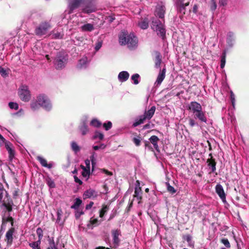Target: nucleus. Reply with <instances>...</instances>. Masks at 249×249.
<instances>
[{"instance_id": "ddd939ff", "label": "nucleus", "mask_w": 249, "mask_h": 249, "mask_svg": "<svg viewBox=\"0 0 249 249\" xmlns=\"http://www.w3.org/2000/svg\"><path fill=\"white\" fill-rule=\"evenodd\" d=\"M15 232V229L13 227L11 228L6 232L5 238L7 245L11 246L12 244L13 241V235Z\"/></svg>"}, {"instance_id": "20e7f679", "label": "nucleus", "mask_w": 249, "mask_h": 249, "mask_svg": "<svg viewBox=\"0 0 249 249\" xmlns=\"http://www.w3.org/2000/svg\"><path fill=\"white\" fill-rule=\"evenodd\" d=\"M152 28L155 30L158 36H160L163 39L165 36V30L164 25L159 19H155L153 20L152 22Z\"/></svg>"}, {"instance_id": "338daca9", "label": "nucleus", "mask_w": 249, "mask_h": 249, "mask_svg": "<svg viewBox=\"0 0 249 249\" xmlns=\"http://www.w3.org/2000/svg\"><path fill=\"white\" fill-rule=\"evenodd\" d=\"M95 154V152H93L92 154V155L91 156V157L90 158L92 167L94 166V165L95 164V161H96V159L94 157Z\"/></svg>"}, {"instance_id": "5701e85b", "label": "nucleus", "mask_w": 249, "mask_h": 249, "mask_svg": "<svg viewBox=\"0 0 249 249\" xmlns=\"http://www.w3.org/2000/svg\"><path fill=\"white\" fill-rule=\"evenodd\" d=\"M37 160L40 162V164L42 166L47 167L49 169H51L52 168L53 163H49V164H48L47 160L43 158L40 156H38L37 157Z\"/></svg>"}, {"instance_id": "473e14b6", "label": "nucleus", "mask_w": 249, "mask_h": 249, "mask_svg": "<svg viewBox=\"0 0 249 249\" xmlns=\"http://www.w3.org/2000/svg\"><path fill=\"white\" fill-rule=\"evenodd\" d=\"M146 119L147 118L144 115L140 116V118L136 120L135 122L134 123L133 126H137L141 124H143Z\"/></svg>"}, {"instance_id": "49530a36", "label": "nucleus", "mask_w": 249, "mask_h": 249, "mask_svg": "<svg viewBox=\"0 0 249 249\" xmlns=\"http://www.w3.org/2000/svg\"><path fill=\"white\" fill-rule=\"evenodd\" d=\"M226 63V52L224 51L221 56L220 67L223 68Z\"/></svg>"}, {"instance_id": "f704fd0d", "label": "nucleus", "mask_w": 249, "mask_h": 249, "mask_svg": "<svg viewBox=\"0 0 249 249\" xmlns=\"http://www.w3.org/2000/svg\"><path fill=\"white\" fill-rule=\"evenodd\" d=\"M63 214V211L61 209H58L57 210V219L56 222L62 225L63 224V222L61 221V218Z\"/></svg>"}, {"instance_id": "2eb2a0df", "label": "nucleus", "mask_w": 249, "mask_h": 249, "mask_svg": "<svg viewBox=\"0 0 249 249\" xmlns=\"http://www.w3.org/2000/svg\"><path fill=\"white\" fill-rule=\"evenodd\" d=\"M193 116L195 119L197 120L200 122L205 123L207 122V119L205 112L202 109L194 114Z\"/></svg>"}, {"instance_id": "7c9ffc66", "label": "nucleus", "mask_w": 249, "mask_h": 249, "mask_svg": "<svg viewBox=\"0 0 249 249\" xmlns=\"http://www.w3.org/2000/svg\"><path fill=\"white\" fill-rule=\"evenodd\" d=\"M13 205V202L12 200L8 201L7 203L3 202L2 204V206L4 207L9 212H10L12 211Z\"/></svg>"}, {"instance_id": "9d476101", "label": "nucleus", "mask_w": 249, "mask_h": 249, "mask_svg": "<svg viewBox=\"0 0 249 249\" xmlns=\"http://www.w3.org/2000/svg\"><path fill=\"white\" fill-rule=\"evenodd\" d=\"M111 233L114 247H117L119 246L120 242L119 237L121 235V231L119 230H114L112 231Z\"/></svg>"}, {"instance_id": "79ce46f5", "label": "nucleus", "mask_w": 249, "mask_h": 249, "mask_svg": "<svg viewBox=\"0 0 249 249\" xmlns=\"http://www.w3.org/2000/svg\"><path fill=\"white\" fill-rule=\"evenodd\" d=\"M144 146L145 149H147L152 152L154 151L155 149L153 147V146H152L151 143L149 141H144Z\"/></svg>"}, {"instance_id": "a878e982", "label": "nucleus", "mask_w": 249, "mask_h": 249, "mask_svg": "<svg viewBox=\"0 0 249 249\" xmlns=\"http://www.w3.org/2000/svg\"><path fill=\"white\" fill-rule=\"evenodd\" d=\"M80 28L81 31L83 32H91L94 29L93 25L90 23L85 24Z\"/></svg>"}, {"instance_id": "603ef678", "label": "nucleus", "mask_w": 249, "mask_h": 249, "mask_svg": "<svg viewBox=\"0 0 249 249\" xmlns=\"http://www.w3.org/2000/svg\"><path fill=\"white\" fill-rule=\"evenodd\" d=\"M222 243H223L226 247L227 248H230L231 247L230 243L227 238L222 239L221 240Z\"/></svg>"}, {"instance_id": "4be33fe9", "label": "nucleus", "mask_w": 249, "mask_h": 249, "mask_svg": "<svg viewBox=\"0 0 249 249\" xmlns=\"http://www.w3.org/2000/svg\"><path fill=\"white\" fill-rule=\"evenodd\" d=\"M155 53L156 55L155 58V67L160 68L161 63L162 56L160 53L158 51L155 52Z\"/></svg>"}, {"instance_id": "c756f323", "label": "nucleus", "mask_w": 249, "mask_h": 249, "mask_svg": "<svg viewBox=\"0 0 249 249\" xmlns=\"http://www.w3.org/2000/svg\"><path fill=\"white\" fill-rule=\"evenodd\" d=\"M82 203V201L80 198H76L74 200V204L71 206V208L74 210H78Z\"/></svg>"}, {"instance_id": "69168bd1", "label": "nucleus", "mask_w": 249, "mask_h": 249, "mask_svg": "<svg viewBox=\"0 0 249 249\" xmlns=\"http://www.w3.org/2000/svg\"><path fill=\"white\" fill-rule=\"evenodd\" d=\"M184 239L186 240L190 246V243L192 241V236L189 234L186 235L184 237Z\"/></svg>"}, {"instance_id": "72a5a7b5", "label": "nucleus", "mask_w": 249, "mask_h": 249, "mask_svg": "<svg viewBox=\"0 0 249 249\" xmlns=\"http://www.w3.org/2000/svg\"><path fill=\"white\" fill-rule=\"evenodd\" d=\"M234 39V34L231 32H229L227 34V42L229 45L232 46V42Z\"/></svg>"}, {"instance_id": "7ed1b4c3", "label": "nucleus", "mask_w": 249, "mask_h": 249, "mask_svg": "<svg viewBox=\"0 0 249 249\" xmlns=\"http://www.w3.org/2000/svg\"><path fill=\"white\" fill-rule=\"evenodd\" d=\"M68 55L64 52L57 53L54 59V64L57 69L65 67L68 60Z\"/></svg>"}, {"instance_id": "aec40b11", "label": "nucleus", "mask_w": 249, "mask_h": 249, "mask_svg": "<svg viewBox=\"0 0 249 249\" xmlns=\"http://www.w3.org/2000/svg\"><path fill=\"white\" fill-rule=\"evenodd\" d=\"M129 74L126 71H122L120 72L118 76V80L121 82L126 81L129 78Z\"/></svg>"}, {"instance_id": "58836bf2", "label": "nucleus", "mask_w": 249, "mask_h": 249, "mask_svg": "<svg viewBox=\"0 0 249 249\" xmlns=\"http://www.w3.org/2000/svg\"><path fill=\"white\" fill-rule=\"evenodd\" d=\"M81 167L83 169V171L82 172V176L85 178L89 177L90 174L89 169L87 168L83 165H81Z\"/></svg>"}, {"instance_id": "6e6d98bb", "label": "nucleus", "mask_w": 249, "mask_h": 249, "mask_svg": "<svg viewBox=\"0 0 249 249\" xmlns=\"http://www.w3.org/2000/svg\"><path fill=\"white\" fill-rule=\"evenodd\" d=\"M0 74L3 77H5L8 75L6 71L1 67H0Z\"/></svg>"}, {"instance_id": "f257e3e1", "label": "nucleus", "mask_w": 249, "mask_h": 249, "mask_svg": "<svg viewBox=\"0 0 249 249\" xmlns=\"http://www.w3.org/2000/svg\"><path fill=\"white\" fill-rule=\"evenodd\" d=\"M119 41L121 45H127L130 49H132L137 46L138 39L133 33L129 34L126 31L121 32L119 36Z\"/></svg>"}, {"instance_id": "8fccbe9b", "label": "nucleus", "mask_w": 249, "mask_h": 249, "mask_svg": "<svg viewBox=\"0 0 249 249\" xmlns=\"http://www.w3.org/2000/svg\"><path fill=\"white\" fill-rule=\"evenodd\" d=\"M63 35L61 34L59 32H56V33H53V34H52V36H53V38H54V39H61L63 37Z\"/></svg>"}, {"instance_id": "dca6fc26", "label": "nucleus", "mask_w": 249, "mask_h": 249, "mask_svg": "<svg viewBox=\"0 0 249 249\" xmlns=\"http://www.w3.org/2000/svg\"><path fill=\"white\" fill-rule=\"evenodd\" d=\"M216 193L219 196L222 201L225 203L226 202V195L224 192L222 186L219 184H217L215 186Z\"/></svg>"}, {"instance_id": "13d9d810", "label": "nucleus", "mask_w": 249, "mask_h": 249, "mask_svg": "<svg viewBox=\"0 0 249 249\" xmlns=\"http://www.w3.org/2000/svg\"><path fill=\"white\" fill-rule=\"evenodd\" d=\"M230 98L231 99L232 105L233 107H234L235 102V96H234V94H233V92L231 91Z\"/></svg>"}, {"instance_id": "0eeeda50", "label": "nucleus", "mask_w": 249, "mask_h": 249, "mask_svg": "<svg viewBox=\"0 0 249 249\" xmlns=\"http://www.w3.org/2000/svg\"><path fill=\"white\" fill-rule=\"evenodd\" d=\"M189 2H184L183 0H177L175 6L178 12L182 15L185 14V7L188 6Z\"/></svg>"}, {"instance_id": "a211bd4d", "label": "nucleus", "mask_w": 249, "mask_h": 249, "mask_svg": "<svg viewBox=\"0 0 249 249\" xmlns=\"http://www.w3.org/2000/svg\"><path fill=\"white\" fill-rule=\"evenodd\" d=\"M165 73H166V68H164L161 71H160L156 82H155V85L156 86H160L163 80L164 79L165 77Z\"/></svg>"}, {"instance_id": "0e129e2a", "label": "nucleus", "mask_w": 249, "mask_h": 249, "mask_svg": "<svg viewBox=\"0 0 249 249\" xmlns=\"http://www.w3.org/2000/svg\"><path fill=\"white\" fill-rule=\"evenodd\" d=\"M167 190L169 192L172 194L175 193L176 192V190L175 189V188L173 186L170 185L169 184L167 186Z\"/></svg>"}, {"instance_id": "bf43d9fd", "label": "nucleus", "mask_w": 249, "mask_h": 249, "mask_svg": "<svg viewBox=\"0 0 249 249\" xmlns=\"http://www.w3.org/2000/svg\"><path fill=\"white\" fill-rule=\"evenodd\" d=\"M5 143V146L7 150L8 151L10 149H12V144L9 142L6 141L4 142Z\"/></svg>"}, {"instance_id": "864d4df0", "label": "nucleus", "mask_w": 249, "mask_h": 249, "mask_svg": "<svg viewBox=\"0 0 249 249\" xmlns=\"http://www.w3.org/2000/svg\"><path fill=\"white\" fill-rule=\"evenodd\" d=\"M103 126L106 130H108L112 127V123L110 121H108L107 123H105L103 124Z\"/></svg>"}, {"instance_id": "a19ab883", "label": "nucleus", "mask_w": 249, "mask_h": 249, "mask_svg": "<svg viewBox=\"0 0 249 249\" xmlns=\"http://www.w3.org/2000/svg\"><path fill=\"white\" fill-rule=\"evenodd\" d=\"M131 79L133 81L135 85H137L139 83L140 75L138 73L134 74L131 76Z\"/></svg>"}, {"instance_id": "680f3d73", "label": "nucleus", "mask_w": 249, "mask_h": 249, "mask_svg": "<svg viewBox=\"0 0 249 249\" xmlns=\"http://www.w3.org/2000/svg\"><path fill=\"white\" fill-rule=\"evenodd\" d=\"M102 46V41H98L95 45V50L96 51H98Z\"/></svg>"}, {"instance_id": "4468645a", "label": "nucleus", "mask_w": 249, "mask_h": 249, "mask_svg": "<svg viewBox=\"0 0 249 249\" xmlns=\"http://www.w3.org/2000/svg\"><path fill=\"white\" fill-rule=\"evenodd\" d=\"M188 108L193 114L202 109L201 105L196 101L191 102L189 105Z\"/></svg>"}, {"instance_id": "09e8293b", "label": "nucleus", "mask_w": 249, "mask_h": 249, "mask_svg": "<svg viewBox=\"0 0 249 249\" xmlns=\"http://www.w3.org/2000/svg\"><path fill=\"white\" fill-rule=\"evenodd\" d=\"M36 233L38 237V240L40 241H41V240L42 239L43 237V231L42 229L40 228H38L36 229Z\"/></svg>"}, {"instance_id": "39448f33", "label": "nucleus", "mask_w": 249, "mask_h": 249, "mask_svg": "<svg viewBox=\"0 0 249 249\" xmlns=\"http://www.w3.org/2000/svg\"><path fill=\"white\" fill-rule=\"evenodd\" d=\"M20 99L24 102H28L31 98L30 92L26 86H22L18 90Z\"/></svg>"}, {"instance_id": "423d86ee", "label": "nucleus", "mask_w": 249, "mask_h": 249, "mask_svg": "<svg viewBox=\"0 0 249 249\" xmlns=\"http://www.w3.org/2000/svg\"><path fill=\"white\" fill-rule=\"evenodd\" d=\"M50 27L51 26L48 22H42L36 28L35 33L37 36H42L46 34Z\"/></svg>"}, {"instance_id": "ea45409f", "label": "nucleus", "mask_w": 249, "mask_h": 249, "mask_svg": "<svg viewBox=\"0 0 249 249\" xmlns=\"http://www.w3.org/2000/svg\"><path fill=\"white\" fill-rule=\"evenodd\" d=\"M13 220V218L10 214H8L7 217L3 216L2 217V228L5 225L6 222Z\"/></svg>"}, {"instance_id": "4c0bfd02", "label": "nucleus", "mask_w": 249, "mask_h": 249, "mask_svg": "<svg viewBox=\"0 0 249 249\" xmlns=\"http://www.w3.org/2000/svg\"><path fill=\"white\" fill-rule=\"evenodd\" d=\"M139 26L142 29H146L148 27V21L147 19L140 21L138 24Z\"/></svg>"}, {"instance_id": "6e6552de", "label": "nucleus", "mask_w": 249, "mask_h": 249, "mask_svg": "<svg viewBox=\"0 0 249 249\" xmlns=\"http://www.w3.org/2000/svg\"><path fill=\"white\" fill-rule=\"evenodd\" d=\"M98 193L95 190L89 188L85 191L83 195V198L84 199L90 198L94 199L97 197Z\"/></svg>"}, {"instance_id": "e2e57ef3", "label": "nucleus", "mask_w": 249, "mask_h": 249, "mask_svg": "<svg viewBox=\"0 0 249 249\" xmlns=\"http://www.w3.org/2000/svg\"><path fill=\"white\" fill-rule=\"evenodd\" d=\"M228 4V0H219V5L220 6H225Z\"/></svg>"}, {"instance_id": "37998d69", "label": "nucleus", "mask_w": 249, "mask_h": 249, "mask_svg": "<svg viewBox=\"0 0 249 249\" xmlns=\"http://www.w3.org/2000/svg\"><path fill=\"white\" fill-rule=\"evenodd\" d=\"M90 125L95 127H99L101 125V123L97 119H94L91 120Z\"/></svg>"}, {"instance_id": "4d7b16f0", "label": "nucleus", "mask_w": 249, "mask_h": 249, "mask_svg": "<svg viewBox=\"0 0 249 249\" xmlns=\"http://www.w3.org/2000/svg\"><path fill=\"white\" fill-rule=\"evenodd\" d=\"M106 147V145L104 144H101L100 145H94L93 146V149L94 150H98L99 149H104Z\"/></svg>"}, {"instance_id": "f03ea898", "label": "nucleus", "mask_w": 249, "mask_h": 249, "mask_svg": "<svg viewBox=\"0 0 249 249\" xmlns=\"http://www.w3.org/2000/svg\"><path fill=\"white\" fill-rule=\"evenodd\" d=\"M42 107L46 110H50L52 108V105L49 100L44 95H40L37 97L36 101H33L31 104V108L33 110L38 109L39 107Z\"/></svg>"}, {"instance_id": "f3484780", "label": "nucleus", "mask_w": 249, "mask_h": 249, "mask_svg": "<svg viewBox=\"0 0 249 249\" xmlns=\"http://www.w3.org/2000/svg\"><path fill=\"white\" fill-rule=\"evenodd\" d=\"M142 191L141 187H140V183L139 180H137L135 183V191L134 196L139 201L141 200L142 198Z\"/></svg>"}, {"instance_id": "393cba45", "label": "nucleus", "mask_w": 249, "mask_h": 249, "mask_svg": "<svg viewBox=\"0 0 249 249\" xmlns=\"http://www.w3.org/2000/svg\"><path fill=\"white\" fill-rule=\"evenodd\" d=\"M103 221V219L99 221L97 218H91L87 226L89 229H92L94 226L99 225Z\"/></svg>"}, {"instance_id": "c03bdc74", "label": "nucleus", "mask_w": 249, "mask_h": 249, "mask_svg": "<svg viewBox=\"0 0 249 249\" xmlns=\"http://www.w3.org/2000/svg\"><path fill=\"white\" fill-rule=\"evenodd\" d=\"M209 6L211 10L214 12L217 8L216 0H211Z\"/></svg>"}, {"instance_id": "b1692460", "label": "nucleus", "mask_w": 249, "mask_h": 249, "mask_svg": "<svg viewBox=\"0 0 249 249\" xmlns=\"http://www.w3.org/2000/svg\"><path fill=\"white\" fill-rule=\"evenodd\" d=\"M88 64V58L87 57H84L79 60L77 64V67L79 69L86 68Z\"/></svg>"}, {"instance_id": "c85d7f7f", "label": "nucleus", "mask_w": 249, "mask_h": 249, "mask_svg": "<svg viewBox=\"0 0 249 249\" xmlns=\"http://www.w3.org/2000/svg\"><path fill=\"white\" fill-rule=\"evenodd\" d=\"M109 206L107 205H103L102 208L100 211L99 216L102 218L104 216L106 213L109 210Z\"/></svg>"}, {"instance_id": "2f4dec72", "label": "nucleus", "mask_w": 249, "mask_h": 249, "mask_svg": "<svg viewBox=\"0 0 249 249\" xmlns=\"http://www.w3.org/2000/svg\"><path fill=\"white\" fill-rule=\"evenodd\" d=\"M79 129L82 135H86L89 131L88 126L86 125L85 122H84L79 127Z\"/></svg>"}, {"instance_id": "de8ad7c7", "label": "nucleus", "mask_w": 249, "mask_h": 249, "mask_svg": "<svg viewBox=\"0 0 249 249\" xmlns=\"http://www.w3.org/2000/svg\"><path fill=\"white\" fill-rule=\"evenodd\" d=\"M104 137V136L103 133H102L99 131H96L95 132L94 135L93 136V139H99V140H102L103 139Z\"/></svg>"}, {"instance_id": "cd10ccee", "label": "nucleus", "mask_w": 249, "mask_h": 249, "mask_svg": "<svg viewBox=\"0 0 249 249\" xmlns=\"http://www.w3.org/2000/svg\"><path fill=\"white\" fill-rule=\"evenodd\" d=\"M48 241L49 243V247L47 248V249H58L56 245L55 244L53 237L50 238L49 237Z\"/></svg>"}, {"instance_id": "412c9836", "label": "nucleus", "mask_w": 249, "mask_h": 249, "mask_svg": "<svg viewBox=\"0 0 249 249\" xmlns=\"http://www.w3.org/2000/svg\"><path fill=\"white\" fill-rule=\"evenodd\" d=\"M207 162L208 163V166L209 169L211 170V172H210V173H214L216 171V164L214 160L213 159H209L207 160Z\"/></svg>"}, {"instance_id": "5fc2aeb1", "label": "nucleus", "mask_w": 249, "mask_h": 249, "mask_svg": "<svg viewBox=\"0 0 249 249\" xmlns=\"http://www.w3.org/2000/svg\"><path fill=\"white\" fill-rule=\"evenodd\" d=\"M133 142L137 146H139L141 144V138L140 137H134L133 139Z\"/></svg>"}, {"instance_id": "774afa93", "label": "nucleus", "mask_w": 249, "mask_h": 249, "mask_svg": "<svg viewBox=\"0 0 249 249\" xmlns=\"http://www.w3.org/2000/svg\"><path fill=\"white\" fill-rule=\"evenodd\" d=\"M8 154H9V158L10 159H12L14 157V155H15V151L13 149H10L8 151Z\"/></svg>"}, {"instance_id": "f8f14e48", "label": "nucleus", "mask_w": 249, "mask_h": 249, "mask_svg": "<svg viewBox=\"0 0 249 249\" xmlns=\"http://www.w3.org/2000/svg\"><path fill=\"white\" fill-rule=\"evenodd\" d=\"M165 11V8L164 5L162 3H160L158 4L156 6L155 14L160 18H162L164 17Z\"/></svg>"}, {"instance_id": "bb28decb", "label": "nucleus", "mask_w": 249, "mask_h": 249, "mask_svg": "<svg viewBox=\"0 0 249 249\" xmlns=\"http://www.w3.org/2000/svg\"><path fill=\"white\" fill-rule=\"evenodd\" d=\"M155 110L156 107L155 106H152L150 109L145 112L144 115L147 119H150L154 114Z\"/></svg>"}, {"instance_id": "c9c22d12", "label": "nucleus", "mask_w": 249, "mask_h": 249, "mask_svg": "<svg viewBox=\"0 0 249 249\" xmlns=\"http://www.w3.org/2000/svg\"><path fill=\"white\" fill-rule=\"evenodd\" d=\"M40 244L41 241L37 240V241L29 243V246L33 249H41L40 247Z\"/></svg>"}, {"instance_id": "1a4fd4ad", "label": "nucleus", "mask_w": 249, "mask_h": 249, "mask_svg": "<svg viewBox=\"0 0 249 249\" xmlns=\"http://www.w3.org/2000/svg\"><path fill=\"white\" fill-rule=\"evenodd\" d=\"M84 0H71L69 3V10L68 14H71L78 8Z\"/></svg>"}, {"instance_id": "3c124183", "label": "nucleus", "mask_w": 249, "mask_h": 249, "mask_svg": "<svg viewBox=\"0 0 249 249\" xmlns=\"http://www.w3.org/2000/svg\"><path fill=\"white\" fill-rule=\"evenodd\" d=\"M9 107L11 109H14L17 110L18 108V105L15 102H10L9 103Z\"/></svg>"}, {"instance_id": "6ab92c4d", "label": "nucleus", "mask_w": 249, "mask_h": 249, "mask_svg": "<svg viewBox=\"0 0 249 249\" xmlns=\"http://www.w3.org/2000/svg\"><path fill=\"white\" fill-rule=\"evenodd\" d=\"M149 140L151 144L153 145L155 150L157 152H160V150L158 145V142L160 141L159 138L157 136L153 135L150 137Z\"/></svg>"}, {"instance_id": "052dcab7", "label": "nucleus", "mask_w": 249, "mask_h": 249, "mask_svg": "<svg viewBox=\"0 0 249 249\" xmlns=\"http://www.w3.org/2000/svg\"><path fill=\"white\" fill-rule=\"evenodd\" d=\"M5 143V146L7 150L8 151L10 149H12V144L9 142L6 141L4 142Z\"/></svg>"}, {"instance_id": "e433bc0d", "label": "nucleus", "mask_w": 249, "mask_h": 249, "mask_svg": "<svg viewBox=\"0 0 249 249\" xmlns=\"http://www.w3.org/2000/svg\"><path fill=\"white\" fill-rule=\"evenodd\" d=\"M71 148L75 153L80 150V148L75 142H72L71 143Z\"/></svg>"}, {"instance_id": "9b49d317", "label": "nucleus", "mask_w": 249, "mask_h": 249, "mask_svg": "<svg viewBox=\"0 0 249 249\" xmlns=\"http://www.w3.org/2000/svg\"><path fill=\"white\" fill-rule=\"evenodd\" d=\"M97 8L94 2H90L86 4L82 9V12L86 14H89L96 11Z\"/></svg>"}, {"instance_id": "a18cd8bd", "label": "nucleus", "mask_w": 249, "mask_h": 249, "mask_svg": "<svg viewBox=\"0 0 249 249\" xmlns=\"http://www.w3.org/2000/svg\"><path fill=\"white\" fill-rule=\"evenodd\" d=\"M46 183L47 185L51 188H54L55 187V185L53 180L50 178H48L46 179Z\"/></svg>"}]
</instances>
